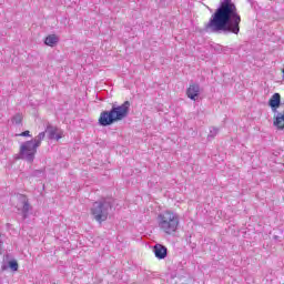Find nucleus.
Masks as SVG:
<instances>
[{
    "instance_id": "7",
    "label": "nucleus",
    "mask_w": 284,
    "mask_h": 284,
    "mask_svg": "<svg viewBox=\"0 0 284 284\" xmlns=\"http://www.w3.org/2000/svg\"><path fill=\"white\" fill-rule=\"evenodd\" d=\"M268 105L272 112H278V108H281V93H274L268 99Z\"/></svg>"
},
{
    "instance_id": "2",
    "label": "nucleus",
    "mask_w": 284,
    "mask_h": 284,
    "mask_svg": "<svg viewBox=\"0 0 284 284\" xmlns=\"http://www.w3.org/2000/svg\"><path fill=\"white\" fill-rule=\"evenodd\" d=\"M158 226L162 234L174 236L181 227V215L174 210H165L158 215Z\"/></svg>"
},
{
    "instance_id": "5",
    "label": "nucleus",
    "mask_w": 284,
    "mask_h": 284,
    "mask_svg": "<svg viewBox=\"0 0 284 284\" xmlns=\"http://www.w3.org/2000/svg\"><path fill=\"white\" fill-rule=\"evenodd\" d=\"M91 214L98 223H103L108 221V206L105 203L95 202L91 209Z\"/></svg>"
},
{
    "instance_id": "10",
    "label": "nucleus",
    "mask_w": 284,
    "mask_h": 284,
    "mask_svg": "<svg viewBox=\"0 0 284 284\" xmlns=\"http://www.w3.org/2000/svg\"><path fill=\"white\" fill-rule=\"evenodd\" d=\"M154 254L156 258H165L168 256V248L161 244L154 246Z\"/></svg>"
},
{
    "instance_id": "8",
    "label": "nucleus",
    "mask_w": 284,
    "mask_h": 284,
    "mask_svg": "<svg viewBox=\"0 0 284 284\" xmlns=\"http://www.w3.org/2000/svg\"><path fill=\"white\" fill-rule=\"evenodd\" d=\"M47 132L49 133V139H55V141L63 139V131L59 130L57 126H48Z\"/></svg>"
},
{
    "instance_id": "15",
    "label": "nucleus",
    "mask_w": 284,
    "mask_h": 284,
    "mask_svg": "<svg viewBox=\"0 0 284 284\" xmlns=\"http://www.w3.org/2000/svg\"><path fill=\"white\" fill-rule=\"evenodd\" d=\"M18 136H31L30 131H23L22 133H19Z\"/></svg>"
},
{
    "instance_id": "3",
    "label": "nucleus",
    "mask_w": 284,
    "mask_h": 284,
    "mask_svg": "<svg viewBox=\"0 0 284 284\" xmlns=\"http://www.w3.org/2000/svg\"><path fill=\"white\" fill-rule=\"evenodd\" d=\"M130 112V101H125L123 104L112 106L110 111H103L100 113L99 123L100 125L108 126L116 121H123Z\"/></svg>"
},
{
    "instance_id": "4",
    "label": "nucleus",
    "mask_w": 284,
    "mask_h": 284,
    "mask_svg": "<svg viewBox=\"0 0 284 284\" xmlns=\"http://www.w3.org/2000/svg\"><path fill=\"white\" fill-rule=\"evenodd\" d=\"M45 139V132H40L34 140L27 141L20 145V156L32 163L34 155L37 154V148L41 146V143Z\"/></svg>"
},
{
    "instance_id": "9",
    "label": "nucleus",
    "mask_w": 284,
    "mask_h": 284,
    "mask_svg": "<svg viewBox=\"0 0 284 284\" xmlns=\"http://www.w3.org/2000/svg\"><path fill=\"white\" fill-rule=\"evenodd\" d=\"M273 125L277 130H284V112H280L273 118Z\"/></svg>"
},
{
    "instance_id": "1",
    "label": "nucleus",
    "mask_w": 284,
    "mask_h": 284,
    "mask_svg": "<svg viewBox=\"0 0 284 284\" xmlns=\"http://www.w3.org/2000/svg\"><path fill=\"white\" fill-rule=\"evenodd\" d=\"M206 32H241V14L236 4L232 1L222 2L220 8L211 16L207 23L204 24Z\"/></svg>"
},
{
    "instance_id": "6",
    "label": "nucleus",
    "mask_w": 284,
    "mask_h": 284,
    "mask_svg": "<svg viewBox=\"0 0 284 284\" xmlns=\"http://www.w3.org/2000/svg\"><path fill=\"white\" fill-rule=\"evenodd\" d=\"M201 93V87L199 84H190L186 89V97L191 99V101H196L199 99V94Z\"/></svg>"
},
{
    "instance_id": "13",
    "label": "nucleus",
    "mask_w": 284,
    "mask_h": 284,
    "mask_svg": "<svg viewBox=\"0 0 284 284\" xmlns=\"http://www.w3.org/2000/svg\"><path fill=\"white\" fill-rule=\"evenodd\" d=\"M9 267L12 270V272H17L19 270V263H17V261H10Z\"/></svg>"
},
{
    "instance_id": "11",
    "label": "nucleus",
    "mask_w": 284,
    "mask_h": 284,
    "mask_svg": "<svg viewBox=\"0 0 284 284\" xmlns=\"http://www.w3.org/2000/svg\"><path fill=\"white\" fill-rule=\"evenodd\" d=\"M45 45H49L50 48H54L57 43H59V38L55 34H50L44 40Z\"/></svg>"
},
{
    "instance_id": "14",
    "label": "nucleus",
    "mask_w": 284,
    "mask_h": 284,
    "mask_svg": "<svg viewBox=\"0 0 284 284\" xmlns=\"http://www.w3.org/2000/svg\"><path fill=\"white\" fill-rule=\"evenodd\" d=\"M22 210L24 214H28L30 212V203L28 201L23 203Z\"/></svg>"
},
{
    "instance_id": "12",
    "label": "nucleus",
    "mask_w": 284,
    "mask_h": 284,
    "mask_svg": "<svg viewBox=\"0 0 284 284\" xmlns=\"http://www.w3.org/2000/svg\"><path fill=\"white\" fill-rule=\"evenodd\" d=\"M11 123H13V125H21V123H23V114L17 113L16 115H13L11 119Z\"/></svg>"
},
{
    "instance_id": "16",
    "label": "nucleus",
    "mask_w": 284,
    "mask_h": 284,
    "mask_svg": "<svg viewBox=\"0 0 284 284\" xmlns=\"http://www.w3.org/2000/svg\"><path fill=\"white\" fill-rule=\"evenodd\" d=\"M3 254V241H1V232H0V256Z\"/></svg>"
}]
</instances>
